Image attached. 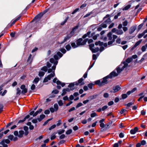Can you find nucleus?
<instances>
[{"instance_id":"f257e3e1","label":"nucleus","mask_w":147,"mask_h":147,"mask_svg":"<svg viewBox=\"0 0 147 147\" xmlns=\"http://www.w3.org/2000/svg\"><path fill=\"white\" fill-rule=\"evenodd\" d=\"M63 55L60 52L58 51L57 52L56 54H55L54 56V59L51 58L50 60V62L53 64V65L52 67V69L53 70V73H51L50 75L48 76L47 77L49 78V80H51V78L54 77L55 76V70L56 69V66L58 63V60L61 58Z\"/></svg>"},{"instance_id":"f03ea898","label":"nucleus","mask_w":147,"mask_h":147,"mask_svg":"<svg viewBox=\"0 0 147 147\" xmlns=\"http://www.w3.org/2000/svg\"><path fill=\"white\" fill-rule=\"evenodd\" d=\"M95 45L96 46L99 45V46L100 47L99 48L98 47H97L95 49L93 48V47H94V44H91L89 45V46L90 49L92 51V52L93 53H96L98 51H99L100 52H101V42L100 41H99L98 42H96L95 43Z\"/></svg>"},{"instance_id":"7ed1b4c3","label":"nucleus","mask_w":147,"mask_h":147,"mask_svg":"<svg viewBox=\"0 0 147 147\" xmlns=\"http://www.w3.org/2000/svg\"><path fill=\"white\" fill-rule=\"evenodd\" d=\"M117 75L116 74L115 71L112 72L109 75L103 78L102 80V86L107 83V79L109 78H111L113 77L117 76Z\"/></svg>"},{"instance_id":"20e7f679","label":"nucleus","mask_w":147,"mask_h":147,"mask_svg":"<svg viewBox=\"0 0 147 147\" xmlns=\"http://www.w3.org/2000/svg\"><path fill=\"white\" fill-rule=\"evenodd\" d=\"M109 16V14L107 15L105 17L103 20L105 21L104 23H103L102 24V27L103 28H106L107 27V26L106 25V24H110V23L111 21V19L109 18H108L107 19V20H105V19L106 18H108Z\"/></svg>"},{"instance_id":"39448f33","label":"nucleus","mask_w":147,"mask_h":147,"mask_svg":"<svg viewBox=\"0 0 147 147\" xmlns=\"http://www.w3.org/2000/svg\"><path fill=\"white\" fill-rule=\"evenodd\" d=\"M87 39H86L83 40L82 38H80L77 40V45L78 46L84 45L87 41Z\"/></svg>"},{"instance_id":"423d86ee","label":"nucleus","mask_w":147,"mask_h":147,"mask_svg":"<svg viewBox=\"0 0 147 147\" xmlns=\"http://www.w3.org/2000/svg\"><path fill=\"white\" fill-rule=\"evenodd\" d=\"M10 142V140L8 139H3L0 142V144L2 145L3 147H7L8 145L7 144H5V143L7 144H9Z\"/></svg>"},{"instance_id":"0eeeda50","label":"nucleus","mask_w":147,"mask_h":147,"mask_svg":"<svg viewBox=\"0 0 147 147\" xmlns=\"http://www.w3.org/2000/svg\"><path fill=\"white\" fill-rule=\"evenodd\" d=\"M47 66H44L42 67L41 68V70L42 71H43L45 72H47L48 70V68H50L52 66V65L49 62H47Z\"/></svg>"},{"instance_id":"6e6552de","label":"nucleus","mask_w":147,"mask_h":147,"mask_svg":"<svg viewBox=\"0 0 147 147\" xmlns=\"http://www.w3.org/2000/svg\"><path fill=\"white\" fill-rule=\"evenodd\" d=\"M42 15V14H38L34 18L32 22H35V23H37L40 20Z\"/></svg>"},{"instance_id":"1a4fd4ad","label":"nucleus","mask_w":147,"mask_h":147,"mask_svg":"<svg viewBox=\"0 0 147 147\" xmlns=\"http://www.w3.org/2000/svg\"><path fill=\"white\" fill-rule=\"evenodd\" d=\"M53 82L54 83H56L57 85H61L62 87H63L65 84L64 83H62L60 81L58 80L57 78H55L53 80Z\"/></svg>"},{"instance_id":"9d476101","label":"nucleus","mask_w":147,"mask_h":147,"mask_svg":"<svg viewBox=\"0 0 147 147\" xmlns=\"http://www.w3.org/2000/svg\"><path fill=\"white\" fill-rule=\"evenodd\" d=\"M79 26V25H77L76 26H75L73 28L72 31L70 33V35L73 36L74 34H75V33H76V32H76V31L78 29V28Z\"/></svg>"},{"instance_id":"9b49d317","label":"nucleus","mask_w":147,"mask_h":147,"mask_svg":"<svg viewBox=\"0 0 147 147\" xmlns=\"http://www.w3.org/2000/svg\"><path fill=\"white\" fill-rule=\"evenodd\" d=\"M116 69L117 72L116 74L117 75V76L123 70V68L122 67V64L118 66Z\"/></svg>"},{"instance_id":"f8f14e48","label":"nucleus","mask_w":147,"mask_h":147,"mask_svg":"<svg viewBox=\"0 0 147 147\" xmlns=\"http://www.w3.org/2000/svg\"><path fill=\"white\" fill-rule=\"evenodd\" d=\"M109 125L105 124L104 123H102V132L106 131L109 128Z\"/></svg>"},{"instance_id":"ddd939ff","label":"nucleus","mask_w":147,"mask_h":147,"mask_svg":"<svg viewBox=\"0 0 147 147\" xmlns=\"http://www.w3.org/2000/svg\"><path fill=\"white\" fill-rule=\"evenodd\" d=\"M72 36L70 35L69 34L67 35L63 39V40L61 42H60L61 44H62L64 43L66 41H67L68 40H69V39L71 38Z\"/></svg>"},{"instance_id":"4468645a","label":"nucleus","mask_w":147,"mask_h":147,"mask_svg":"<svg viewBox=\"0 0 147 147\" xmlns=\"http://www.w3.org/2000/svg\"><path fill=\"white\" fill-rule=\"evenodd\" d=\"M20 88L22 90L21 93L23 94L26 93L27 92V90L25 86L24 85H22L20 87Z\"/></svg>"},{"instance_id":"2eb2a0df","label":"nucleus","mask_w":147,"mask_h":147,"mask_svg":"<svg viewBox=\"0 0 147 147\" xmlns=\"http://www.w3.org/2000/svg\"><path fill=\"white\" fill-rule=\"evenodd\" d=\"M78 86V84L77 83H76V82L71 83H70L68 85V87L70 88V89L71 90H73L74 89V86L75 85Z\"/></svg>"},{"instance_id":"dca6fc26","label":"nucleus","mask_w":147,"mask_h":147,"mask_svg":"<svg viewBox=\"0 0 147 147\" xmlns=\"http://www.w3.org/2000/svg\"><path fill=\"white\" fill-rule=\"evenodd\" d=\"M112 89L113 90V92L115 93L120 90L121 87L119 86H113Z\"/></svg>"},{"instance_id":"f3484780","label":"nucleus","mask_w":147,"mask_h":147,"mask_svg":"<svg viewBox=\"0 0 147 147\" xmlns=\"http://www.w3.org/2000/svg\"><path fill=\"white\" fill-rule=\"evenodd\" d=\"M136 29V27L135 26H132L130 28L129 30V33L130 34L133 33L134 32Z\"/></svg>"},{"instance_id":"a211bd4d","label":"nucleus","mask_w":147,"mask_h":147,"mask_svg":"<svg viewBox=\"0 0 147 147\" xmlns=\"http://www.w3.org/2000/svg\"><path fill=\"white\" fill-rule=\"evenodd\" d=\"M138 131V128L137 127H135L134 129H131L130 132L131 134H134Z\"/></svg>"},{"instance_id":"6ab92c4d","label":"nucleus","mask_w":147,"mask_h":147,"mask_svg":"<svg viewBox=\"0 0 147 147\" xmlns=\"http://www.w3.org/2000/svg\"><path fill=\"white\" fill-rule=\"evenodd\" d=\"M39 113L36 111L35 113L34 111H31L29 113V115H32L33 117L36 116Z\"/></svg>"},{"instance_id":"aec40b11","label":"nucleus","mask_w":147,"mask_h":147,"mask_svg":"<svg viewBox=\"0 0 147 147\" xmlns=\"http://www.w3.org/2000/svg\"><path fill=\"white\" fill-rule=\"evenodd\" d=\"M45 117V115L44 114L40 115L39 117L37 118V119L39 122L41 121Z\"/></svg>"},{"instance_id":"412c9836","label":"nucleus","mask_w":147,"mask_h":147,"mask_svg":"<svg viewBox=\"0 0 147 147\" xmlns=\"http://www.w3.org/2000/svg\"><path fill=\"white\" fill-rule=\"evenodd\" d=\"M21 16H19L16 19H15V20L12 21V22L11 24L10 25V26H11L12 25H13V24H14L15 22L19 20L20 18H21Z\"/></svg>"},{"instance_id":"4be33fe9","label":"nucleus","mask_w":147,"mask_h":147,"mask_svg":"<svg viewBox=\"0 0 147 147\" xmlns=\"http://www.w3.org/2000/svg\"><path fill=\"white\" fill-rule=\"evenodd\" d=\"M39 80V78H36L34 79L33 81V83L36 84L38 82Z\"/></svg>"},{"instance_id":"5701e85b","label":"nucleus","mask_w":147,"mask_h":147,"mask_svg":"<svg viewBox=\"0 0 147 147\" xmlns=\"http://www.w3.org/2000/svg\"><path fill=\"white\" fill-rule=\"evenodd\" d=\"M95 84L98 85L99 86H101V82L100 80H96L94 82Z\"/></svg>"},{"instance_id":"b1692460","label":"nucleus","mask_w":147,"mask_h":147,"mask_svg":"<svg viewBox=\"0 0 147 147\" xmlns=\"http://www.w3.org/2000/svg\"><path fill=\"white\" fill-rule=\"evenodd\" d=\"M123 32L122 30H117L116 34L117 35H121L123 34Z\"/></svg>"},{"instance_id":"393cba45","label":"nucleus","mask_w":147,"mask_h":147,"mask_svg":"<svg viewBox=\"0 0 147 147\" xmlns=\"http://www.w3.org/2000/svg\"><path fill=\"white\" fill-rule=\"evenodd\" d=\"M24 131L23 130H20L19 131V134L18 136L20 138H22L23 136V135L24 134Z\"/></svg>"},{"instance_id":"a878e982","label":"nucleus","mask_w":147,"mask_h":147,"mask_svg":"<svg viewBox=\"0 0 147 147\" xmlns=\"http://www.w3.org/2000/svg\"><path fill=\"white\" fill-rule=\"evenodd\" d=\"M107 36L108 37L109 40H112L113 39L112 37V33L111 32H110L108 34Z\"/></svg>"},{"instance_id":"bb28decb","label":"nucleus","mask_w":147,"mask_h":147,"mask_svg":"<svg viewBox=\"0 0 147 147\" xmlns=\"http://www.w3.org/2000/svg\"><path fill=\"white\" fill-rule=\"evenodd\" d=\"M123 63V64H122V68H123V69H124L126 67H127L128 66V64L127 63V62L124 61Z\"/></svg>"},{"instance_id":"cd10ccee","label":"nucleus","mask_w":147,"mask_h":147,"mask_svg":"<svg viewBox=\"0 0 147 147\" xmlns=\"http://www.w3.org/2000/svg\"><path fill=\"white\" fill-rule=\"evenodd\" d=\"M57 134V133L54 132L51 135V140H52L55 139L56 138L55 134Z\"/></svg>"},{"instance_id":"c85d7f7f","label":"nucleus","mask_w":147,"mask_h":147,"mask_svg":"<svg viewBox=\"0 0 147 147\" xmlns=\"http://www.w3.org/2000/svg\"><path fill=\"white\" fill-rule=\"evenodd\" d=\"M96 95H93L92 96H90L88 97V99L89 100H91L95 98L96 97Z\"/></svg>"},{"instance_id":"c756f323","label":"nucleus","mask_w":147,"mask_h":147,"mask_svg":"<svg viewBox=\"0 0 147 147\" xmlns=\"http://www.w3.org/2000/svg\"><path fill=\"white\" fill-rule=\"evenodd\" d=\"M105 47H106L107 46V43H104L103 42H102V51L104 49V47L102 46V45Z\"/></svg>"},{"instance_id":"7c9ffc66","label":"nucleus","mask_w":147,"mask_h":147,"mask_svg":"<svg viewBox=\"0 0 147 147\" xmlns=\"http://www.w3.org/2000/svg\"><path fill=\"white\" fill-rule=\"evenodd\" d=\"M134 104V103L133 102H130L128 103L127 104L125 105V106L126 105L128 107H126V108L127 109H128V107H130L132 105Z\"/></svg>"},{"instance_id":"2f4dec72","label":"nucleus","mask_w":147,"mask_h":147,"mask_svg":"<svg viewBox=\"0 0 147 147\" xmlns=\"http://www.w3.org/2000/svg\"><path fill=\"white\" fill-rule=\"evenodd\" d=\"M132 58L131 57L128 58L126 60L125 62L128 63H129L132 61Z\"/></svg>"},{"instance_id":"473e14b6","label":"nucleus","mask_w":147,"mask_h":147,"mask_svg":"<svg viewBox=\"0 0 147 147\" xmlns=\"http://www.w3.org/2000/svg\"><path fill=\"white\" fill-rule=\"evenodd\" d=\"M54 107L55 111H57L58 110L59 107L57 104H55L54 105Z\"/></svg>"},{"instance_id":"72a5a7b5","label":"nucleus","mask_w":147,"mask_h":147,"mask_svg":"<svg viewBox=\"0 0 147 147\" xmlns=\"http://www.w3.org/2000/svg\"><path fill=\"white\" fill-rule=\"evenodd\" d=\"M65 130L64 129L59 130L57 131L59 135L65 132Z\"/></svg>"},{"instance_id":"f704fd0d","label":"nucleus","mask_w":147,"mask_h":147,"mask_svg":"<svg viewBox=\"0 0 147 147\" xmlns=\"http://www.w3.org/2000/svg\"><path fill=\"white\" fill-rule=\"evenodd\" d=\"M71 45L72 47L73 48H75L77 47H78V46L77 45H76V43L75 42H72L71 43Z\"/></svg>"},{"instance_id":"c9c22d12","label":"nucleus","mask_w":147,"mask_h":147,"mask_svg":"<svg viewBox=\"0 0 147 147\" xmlns=\"http://www.w3.org/2000/svg\"><path fill=\"white\" fill-rule=\"evenodd\" d=\"M142 41V40H140L139 41L137 42L134 45V47H136L138 46L141 42Z\"/></svg>"},{"instance_id":"e433bc0d","label":"nucleus","mask_w":147,"mask_h":147,"mask_svg":"<svg viewBox=\"0 0 147 147\" xmlns=\"http://www.w3.org/2000/svg\"><path fill=\"white\" fill-rule=\"evenodd\" d=\"M65 48L67 51H69L71 49V47L70 45L68 44L66 46Z\"/></svg>"},{"instance_id":"4c0bfd02","label":"nucleus","mask_w":147,"mask_h":147,"mask_svg":"<svg viewBox=\"0 0 147 147\" xmlns=\"http://www.w3.org/2000/svg\"><path fill=\"white\" fill-rule=\"evenodd\" d=\"M131 5H127L123 9V10H127L129 9Z\"/></svg>"},{"instance_id":"58836bf2","label":"nucleus","mask_w":147,"mask_h":147,"mask_svg":"<svg viewBox=\"0 0 147 147\" xmlns=\"http://www.w3.org/2000/svg\"><path fill=\"white\" fill-rule=\"evenodd\" d=\"M45 72L40 71L38 73V75L40 77H42L45 74Z\"/></svg>"},{"instance_id":"ea45409f","label":"nucleus","mask_w":147,"mask_h":147,"mask_svg":"<svg viewBox=\"0 0 147 147\" xmlns=\"http://www.w3.org/2000/svg\"><path fill=\"white\" fill-rule=\"evenodd\" d=\"M83 79L82 78H80V79L79 80H78V82H76V83H77L78 84V85L80 84H81L82 83L83 81Z\"/></svg>"},{"instance_id":"a19ab883","label":"nucleus","mask_w":147,"mask_h":147,"mask_svg":"<svg viewBox=\"0 0 147 147\" xmlns=\"http://www.w3.org/2000/svg\"><path fill=\"white\" fill-rule=\"evenodd\" d=\"M94 85V84H93L92 83H90L88 84V86L89 88L91 89L92 88L93 86Z\"/></svg>"},{"instance_id":"79ce46f5","label":"nucleus","mask_w":147,"mask_h":147,"mask_svg":"<svg viewBox=\"0 0 147 147\" xmlns=\"http://www.w3.org/2000/svg\"><path fill=\"white\" fill-rule=\"evenodd\" d=\"M72 132V130L71 129H69L67 130L66 132V134L67 135H69L71 134Z\"/></svg>"},{"instance_id":"37998d69","label":"nucleus","mask_w":147,"mask_h":147,"mask_svg":"<svg viewBox=\"0 0 147 147\" xmlns=\"http://www.w3.org/2000/svg\"><path fill=\"white\" fill-rule=\"evenodd\" d=\"M127 94H124L121 95L122 98L123 99L126 98H127Z\"/></svg>"},{"instance_id":"c03bdc74","label":"nucleus","mask_w":147,"mask_h":147,"mask_svg":"<svg viewBox=\"0 0 147 147\" xmlns=\"http://www.w3.org/2000/svg\"><path fill=\"white\" fill-rule=\"evenodd\" d=\"M17 92L16 94L18 95H20L21 93V90L19 88H17L16 89Z\"/></svg>"},{"instance_id":"a18cd8bd","label":"nucleus","mask_w":147,"mask_h":147,"mask_svg":"<svg viewBox=\"0 0 147 147\" xmlns=\"http://www.w3.org/2000/svg\"><path fill=\"white\" fill-rule=\"evenodd\" d=\"M146 49V45H145L143 46L141 48V49L142 51V52H143L145 51Z\"/></svg>"},{"instance_id":"49530a36","label":"nucleus","mask_w":147,"mask_h":147,"mask_svg":"<svg viewBox=\"0 0 147 147\" xmlns=\"http://www.w3.org/2000/svg\"><path fill=\"white\" fill-rule=\"evenodd\" d=\"M32 57V55L30 54V55L29 56L27 59V61L28 62L30 63L32 61V59H31V58Z\"/></svg>"},{"instance_id":"de8ad7c7","label":"nucleus","mask_w":147,"mask_h":147,"mask_svg":"<svg viewBox=\"0 0 147 147\" xmlns=\"http://www.w3.org/2000/svg\"><path fill=\"white\" fill-rule=\"evenodd\" d=\"M62 93L61 94L62 96H63L65 95L67 91L65 89H64L62 90Z\"/></svg>"},{"instance_id":"09e8293b","label":"nucleus","mask_w":147,"mask_h":147,"mask_svg":"<svg viewBox=\"0 0 147 147\" xmlns=\"http://www.w3.org/2000/svg\"><path fill=\"white\" fill-rule=\"evenodd\" d=\"M95 63V61H94V62L90 66H89V67L88 68L87 71H88L90 69L93 67Z\"/></svg>"},{"instance_id":"8fccbe9b","label":"nucleus","mask_w":147,"mask_h":147,"mask_svg":"<svg viewBox=\"0 0 147 147\" xmlns=\"http://www.w3.org/2000/svg\"><path fill=\"white\" fill-rule=\"evenodd\" d=\"M116 42L117 43L119 44L121 43V39L120 38H117V40L116 41Z\"/></svg>"},{"instance_id":"3c124183","label":"nucleus","mask_w":147,"mask_h":147,"mask_svg":"<svg viewBox=\"0 0 147 147\" xmlns=\"http://www.w3.org/2000/svg\"><path fill=\"white\" fill-rule=\"evenodd\" d=\"M56 127V125L55 124H54L52 126H51L49 128V130H51L52 129H53L55 128Z\"/></svg>"},{"instance_id":"603ef678","label":"nucleus","mask_w":147,"mask_h":147,"mask_svg":"<svg viewBox=\"0 0 147 147\" xmlns=\"http://www.w3.org/2000/svg\"><path fill=\"white\" fill-rule=\"evenodd\" d=\"M92 13V11H91L89 13H87L85 15L84 17V18H85L87 17H88L90 16L91 14Z\"/></svg>"},{"instance_id":"864d4df0","label":"nucleus","mask_w":147,"mask_h":147,"mask_svg":"<svg viewBox=\"0 0 147 147\" xmlns=\"http://www.w3.org/2000/svg\"><path fill=\"white\" fill-rule=\"evenodd\" d=\"M83 105V104L81 102H79L78 103V104L76 106V108H78L81 106H82Z\"/></svg>"},{"instance_id":"5fc2aeb1","label":"nucleus","mask_w":147,"mask_h":147,"mask_svg":"<svg viewBox=\"0 0 147 147\" xmlns=\"http://www.w3.org/2000/svg\"><path fill=\"white\" fill-rule=\"evenodd\" d=\"M58 103L59 106H62L63 105L62 100H60L58 101Z\"/></svg>"},{"instance_id":"6e6d98bb","label":"nucleus","mask_w":147,"mask_h":147,"mask_svg":"<svg viewBox=\"0 0 147 147\" xmlns=\"http://www.w3.org/2000/svg\"><path fill=\"white\" fill-rule=\"evenodd\" d=\"M128 22L127 20H125L123 23V25L124 26H126L127 25Z\"/></svg>"},{"instance_id":"4d7b16f0","label":"nucleus","mask_w":147,"mask_h":147,"mask_svg":"<svg viewBox=\"0 0 147 147\" xmlns=\"http://www.w3.org/2000/svg\"><path fill=\"white\" fill-rule=\"evenodd\" d=\"M3 105L0 104V113L3 111Z\"/></svg>"},{"instance_id":"13d9d810","label":"nucleus","mask_w":147,"mask_h":147,"mask_svg":"<svg viewBox=\"0 0 147 147\" xmlns=\"http://www.w3.org/2000/svg\"><path fill=\"white\" fill-rule=\"evenodd\" d=\"M8 138L10 140H11L13 138V135H10L8 136Z\"/></svg>"},{"instance_id":"bf43d9fd","label":"nucleus","mask_w":147,"mask_h":147,"mask_svg":"<svg viewBox=\"0 0 147 147\" xmlns=\"http://www.w3.org/2000/svg\"><path fill=\"white\" fill-rule=\"evenodd\" d=\"M144 33H143V32L141 34H139L138 35V38H141L142 36H144Z\"/></svg>"},{"instance_id":"052dcab7","label":"nucleus","mask_w":147,"mask_h":147,"mask_svg":"<svg viewBox=\"0 0 147 147\" xmlns=\"http://www.w3.org/2000/svg\"><path fill=\"white\" fill-rule=\"evenodd\" d=\"M96 115V113L95 112H94L91 114L90 116L91 117L93 118V117H95Z\"/></svg>"},{"instance_id":"680f3d73","label":"nucleus","mask_w":147,"mask_h":147,"mask_svg":"<svg viewBox=\"0 0 147 147\" xmlns=\"http://www.w3.org/2000/svg\"><path fill=\"white\" fill-rule=\"evenodd\" d=\"M60 51L64 54L66 52V50L64 49H60Z\"/></svg>"},{"instance_id":"e2e57ef3","label":"nucleus","mask_w":147,"mask_h":147,"mask_svg":"<svg viewBox=\"0 0 147 147\" xmlns=\"http://www.w3.org/2000/svg\"><path fill=\"white\" fill-rule=\"evenodd\" d=\"M65 135L64 134H62L59 137V139H64V138H65Z\"/></svg>"},{"instance_id":"0e129e2a","label":"nucleus","mask_w":147,"mask_h":147,"mask_svg":"<svg viewBox=\"0 0 147 147\" xmlns=\"http://www.w3.org/2000/svg\"><path fill=\"white\" fill-rule=\"evenodd\" d=\"M144 25V23H142L141 24H140L138 27V30H140L141 28H142V26H143Z\"/></svg>"},{"instance_id":"69168bd1","label":"nucleus","mask_w":147,"mask_h":147,"mask_svg":"<svg viewBox=\"0 0 147 147\" xmlns=\"http://www.w3.org/2000/svg\"><path fill=\"white\" fill-rule=\"evenodd\" d=\"M49 78L47 76V77L45 78L43 80V82H48L49 80H49Z\"/></svg>"},{"instance_id":"338daca9","label":"nucleus","mask_w":147,"mask_h":147,"mask_svg":"<svg viewBox=\"0 0 147 147\" xmlns=\"http://www.w3.org/2000/svg\"><path fill=\"white\" fill-rule=\"evenodd\" d=\"M50 113V111L49 110H46L44 111V113L46 115L49 114Z\"/></svg>"},{"instance_id":"774afa93","label":"nucleus","mask_w":147,"mask_h":147,"mask_svg":"<svg viewBox=\"0 0 147 147\" xmlns=\"http://www.w3.org/2000/svg\"><path fill=\"white\" fill-rule=\"evenodd\" d=\"M59 92V91L58 90H53L52 91V93H54L55 94H57Z\"/></svg>"}]
</instances>
